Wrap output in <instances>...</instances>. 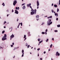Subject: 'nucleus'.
Here are the masks:
<instances>
[{"mask_svg": "<svg viewBox=\"0 0 60 60\" xmlns=\"http://www.w3.org/2000/svg\"><path fill=\"white\" fill-rule=\"evenodd\" d=\"M54 13H55V14H56V12H55V11H54Z\"/></svg>", "mask_w": 60, "mask_h": 60, "instance_id": "60", "label": "nucleus"}, {"mask_svg": "<svg viewBox=\"0 0 60 60\" xmlns=\"http://www.w3.org/2000/svg\"><path fill=\"white\" fill-rule=\"evenodd\" d=\"M6 36H7L6 34H4V36L2 38V41H4V40H5L7 39V38H6Z\"/></svg>", "mask_w": 60, "mask_h": 60, "instance_id": "3", "label": "nucleus"}, {"mask_svg": "<svg viewBox=\"0 0 60 60\" xmlns=\"http://www.w3.org/2000/svg\"><path fill=\"white\" fill-rule=\"evenodd\" d=\"M52 41H54V38H52Z\"/></svg>", "mask_w": 60, "mask_h": 60, "instance_id": "44", "label": "nucleus"}, {"mask_svg": "<svg viewBox=\"0 0 60 60\" xmlns=\"http://www.w3.org/2000/svg\"><path fill=\"white\" fill-rule=\"evenodd\" d=\"M24 50H22V53H24Z\"/></svg>", "mask_w": 60, "mask_h": 60, "instance_id": "27", "label": "nucleus"}, {"mask_svg": "<svg viewBox=\"0 0 60 60\" xmlns=\"http://www.w3.org/2000/svg\"><path fill=\"white\" fill-rule=\"evenodd\" d=\"M44 54H45L46 53V52L45 51L44 52Z\"/></svg>", "mask_w": 60, "mask_h": 60, "instance_id": "48", "label": "nucleus"}, {"mask_svg": "<svg viewBox=\"0 0 60 60\" xmlns=\"http://www.w3.org/2000/svg\"><path fill=\"white\" fill-rule=\"evenodd\" d=\"M48 31V30L47 29H46L45 30V32H47Z\"/></svg>", "mask_w": 60, "mask_h": 60, "instance_id": "36", "label": "nucleus"}, {"mask_svg": "<svg viewBox=\"0 0 60 60\" xmlns=\"http://www.w3.org/2000/svg\"><path fill=\"white\" fill-rule=\"evenodd\" d=\"M15 13H16V14H18L19 13V12H18V11L17 10H15Z\"/></svg>", "mask_w": 60, "mask_h": 60, "instance_id": "6", "label": "nucleus"}, {"mask_svg": "<svg viewBox=\"0 0 60 60\" xmlns=\"http://www.w3.org/2000/svg\"><path fill=\"white\" fill-rule=\"evenodd\" d=\"M24 53H22V57H23V56H24Z\"/></svg>", "mask_w": 60, "mask_h": 60, "instance_id": "26", "label": "nucleus"}, {"mask_svg": "<svg viewBox=\"0 0 60 60\" xmlns=\"http://www.w3.org/2000/svg\"><path fill=\"white\" fill-rule=\"evenodd\" d=\"M59 4H60V0L59 1Z\"/></svg>", "mask_w": 60, "mask_h": 60, "instance_id": "37", "label": "nucleus"}, {"mask_svg": "<svg viewBox=\"0 0 60 60\" xmlns=\"http://www.w3.org/2000/svg\"><path fill=\"white\" fill-rule=\"evenodd\" d=\"M42 42V41H40L39 42V43H41Z\"/></svg>", "mask_w": 60, "mask_h": 60, "instance_id": "25", "label": "nucleus"}, {"mask_svg": "<svg viewBox=\"0 0 60 60\" xmlns=\"http://www.w3.org/2000/svg\"><path fill=\"white\" fill-rule=\"evenodd\" d=\"M53 4L52 3V6H53Z\"/></svg>", "mask_w": 60, "mask_h": 60, "instance_id": "52", "label": "nucleus"}, {"mask_svg": "<svg viewBox=\"0 0 60 60\" xmlns=\"http://www.w3.org/2000/svg\"><path fill=\"white\" fill-rule=\"evenodd\" d=\"M9 15H7V17H8V16H9Z\"/></svg>", "mask_w": 60, "mask_h": 60, "instance_id": "59", "label": "nucleus"}, {"mask_svg": "<svg viewBox=\"0 0 60 60\" xmlns=\"http://www.w3.org/2000/svg\"><path fill=\"white\" fill-rule=\"evenodd\" d=\"M4 28H6V27H5V26H4Z\"/></svg>", "mask_w": 60, "mask_h": 60, "instance_id": "56", "label": "nucleus"}, {"mask_svg": "<svg viewBox=\"0 0 60 60\" xmlns=\"http://www.w3.org/2000/svg\"><path fill=\"white\" fill-rule=\"evenodd\" d=\"M37 50L38 51H39L40 50V48H38L37 49Z\"/></svg>", "mask_w": 60, "mask_h": 60, "instance_id": "39", "label": "nucleus"}, {"mask_svg": "<svg viewBox=\"0 0 60 60\" xmlns=\"http://www.w3.org/2000/svg\"><path fill=\"white\" fill-rule=\"evenodd\" d=\"M30 8H31V11H32V12H31V15H33V14H36V9H35L34 10V9L32 8V6H30Z\"/></svg>", "mask_w": 60, "mask_h": 60, "instance_id": "1", "label": "nucleus"}, {"mask_svg": "<svg viewBox=\"0 0 60 60\" xmlns=\"http://www.w3.org/2000/svg\"><path fill=\"white\" fill-rule=\"evenodd\" d=\"M26 46H27V44L26 43L25 44Z\"/></svg>", "mask_w": 60, "mask_h": 60, "instance_id": "35", "label": "nucleus"}, {"mask_svg": "<svg viewBox=\"0 0 60 60\" xmlns=\"http://www.w3.org/2000/svg\"><path fill=\"white\" fill-rule=\"evenodd\" d=\"M36 19L38 21V20H39V19Z\"/></svg>", "mask_w": 60, "mask_h": 60, "instance_id": "53", "label": "nucleus"}, {"mask_svg": "<svg viewBox=\"0 0 60 60\" xmlns=\"http://www.w3.org/2000/svg\"><path fill=\"white\" fill-rule=\"evenodd\" d=\"M19 20V19H17V21L18 22V20Z\"/></svg>", "mask_w": 60, "mask_h": 60, "instance_id": "62", "label": "nucleus"}, {"mask_svg": "<svg viewBox=\"0 0 60 60\" xmlns=\"http://www.w3.org/2000/svg\"><path fill=\"white\" fill-rule=\"evenodd\" d=\"M52 17V16H49V17H48L47 18V19H49L51 18Z\"/></svg>", "mask_w": 60, "mask_h": 60, "instance_id": "12", "label": "nucleus"}, {"mask_svg": "<svg viewBox=\"0 0 60 60\" xmlns=\"http://www.w3.org/2000/svg\"><path fill=\"white\" fill-rule=\"evenodd\" d=\"M17 28H19V26H18L17 27Z\"/></svg>", "mask_w": 60, "mask_h": 60, "instance_id": "58", "label": "nucleus"}, {"mask_svg": "<svg viewBox=\"0 0 60 60\" xmlns=\"http://www.w3.org/2000/svg\"><path fill=\"white\" fill-rule=\"evenodd\" d=\"M14 11L12 9V12H13Z\"/></svg>", "mask_w": 60, "mask_h": 60, "instance_id": "43", "label": "nucleus"}, {"mask_svg": "<svg viewBox=\"0 0 60 60\" xmlns=\"http://www.w3.org/2000/svg\"><path fill=\"white\" fill-rule=\"evenodd\" d=\"M20 24L21 25V26H22V23H21Z\"/></svg>", "mask_w": 60, "mask_h": 60, "instance_id": "30", "label": "nucleus"}, {"mask_svg": "<svg viewBox=\"0 0 60 60\" xmlns=\"http://www.w3.org/2000/svg\"><path fill=\"white\" fill-rule=\"evenodd\" d=\"M39 1H37V6H38L39 5Z\"/></svg>", "mask_w": 60, "mask_h": 60, "instance_id": "9", "label": "nucleus"}, {"mask_svg": "<svg viewBox=\"0 0 60 60\" xmlns=\"http://www.w3.org/2000/svg\"><path fill=\"white\" fill-rule=\"evenodd\" d=\"M39 8V6H38V7L37 8V9H38Z\"/></svg>", "mask_w": 60, "mask_h": 60, "instance_id": "55", "label": "nucleus"}, {"mask_svg": "<svg viewBox=\"0 0 60 60\" xmlns=\"http://www.w3.org/2000/svg\"><path fill=\"white\" fill-rule=\"evenodd\" d=\"M40 40H41V39H38V41H40Z\"/></svg>", "mask_w": 60, "mask_h": 60, "instance_id": "31", "label": "nucleus"}, {"mask_svg": "<svg viewBox=\"0 0 60 60\" xmlns=\"http://www.w3.org/2000/svg\"><path fill=\"white\" fill-rule=\"evenodd\" d=\"M54 32H58V31L57 30H54Z\"/></svg>", "mask_w": 60, "mask_h": 60, "instance_id": "21", "label": "nucleus"}, {"mask_svg": "<svg viewBox=\"0 0 60 60\" xmlns=\"http://www.w3.org/2000/svg\"><path fill=\"white\" fill-rule=\"evenodd\" d=\"M30 32H28V34H30Z\"/></svg>", "mask_w": 60, "mask_h": 60, "instance_id": "45", "label": "nucleus"}, {"mask_svg": "<svg viewBox=\"0 0 60 60\" xmlns=\"http://www.w3.org/2000/svg\"><path fill=\"white\" fill-rule=\"evenodd\" d=\"M27 47H28L27 48H29V47H30V45H28L27 46Z\"/></svg>", "mask_w": 60, "mask_h": 60, "instance_id": "32", "label": "nucleus"}, {"mask_svg": "<svg viewBox=\"0 0 60 60\" xmlns=\"http://www.w3.org/2000/svg\"><path fill=\"white\" fill-rule=\"evenodd\" d=\"M55 16H57V17L58 16V14L57 13H56L55 14Z\"/></svg>", "mask_w": 60, "mask_h": 60, "instance_id": "13", "label": "nucleus"}, {"mask_svg": "<svg viewBox=\"0 0 60 60\" xmlns=\"http://www.w3.org/2000/svg\"><path fill=\"white\" fill-rule=\"evenodd\" d=\"M5 32V31L4 30L2 32V34H4Z\"/></svg>", "mask_w": 60, "mask_h": 60, "instance_id": "18", "label": "nucleus"}, {"mask_svg": "<svg viewBox=\"0 0 60 60\" xmlns=\"http://www.w3.org/2000/svg\"><path fill=\"white\" fill-rule=\"evenodd\" d=\"M26 37V35H24V38H25Z\"/></svg>", "mask_w": 60, "mask_h": 60, "instance_id": "24", "label": "nucleus"}, {"mask_svg": "<svg viewBox=\"0 0 60 60\" xmlns=\"http://www.w3.org/2000/svg\"><path fill=\"white\" fill-rule=\"evenodd\" d=\"M15 9L16 10H17H17H19V7L18 8V7H16Z\"/></svg>", "mask_w": 60, "mask_h": 60, "instance_id": "10", "label": "nucleus"}, {"mask_svg": "<svg viewBox=\"0 0 60 60\" xmlns=\"http://www.w3.org/2000/svg\"><path fill=\"white\" fill-rule=\"evenodd\" d=\"M54 6L55 7H57V5H54Z\"/></svg>", "mask_w": 60, "mask_h": 60, "instance_id": "16", "label": "nucleus"}, {"mask_svg": "<svg viewBox=\"0 0 60 60\" xmlns=\"http://www.w3.org/2000/svg\"><path fill=\"white\" fill-rule=\"evenodd\" d=\"M59 11V9L58 8H57V12H58Z\"/></svg>", "mask_w": 60, "mask_h": 60, "instance_id": "20", "label": "nucleus"}, {"mask_svg": "<svg viewBox=\"0 0 60 60\" xmlns=\"http://www.w3.org/2000/svg\"><path fill=\"white\" fill-rule=\"evenodd\" d=\"M28 35L29 36H30L31 35H30V34H28Z\"/></svg>", "mask_w": 60, "mask_h": 60, "instance_id": "34", "label": "nucleus"}, {"mask_svg": "<svg viewBox=\"0 0 60 60\" xmlns=\"http://www.w3.org/2000/svg\"><path fill=\"white\" fill-rule=\"evenodd\" d=\"M22 9H26V7L25 6V5H24Z\"/></svg>", "mask_w": 60, "mask_h": 60, "instance_id": "11", "label": "nucleus"}, {"mask_svg": "<svg viewBox=\"0 0 60 60\" xmlns=\"http://www.w3.org/2000/svg\"><path fill=\"white\" fill-rule=\"evenodd\" d=\"M51 60H53V59H52V58H51Z\"/></svg>", "mask_w": 60, "mask_h": 60, "instance_id": "61", "label": "nucleus"}, {"mask_svg": "<svg viewBox=\"0 0 60 60\" xmlns=\"http://www.w3.org/2000/svg\"><path fill=\"white\" fill-rule=\"evenodd\" d=\"M52 44H51V45L50 46V48H52Z\"/></svg>", "mask_w": 60, "mask_h": 60, "instance_id": "19", "label": "nucleus"}, {"mask_svg": "<svg viewBox=\"0 0 60 60\" xmlns=\"http://www.w3.org/2000/svg\"><path fill=\"white\" fill-rule=\"evenodd\" d=\"M17 2L16 0H14V2L13 3V5L14 6H15V5H16V4H17Z\"/></svg>", "mask_w": 60, "mask_h": 60, "instance_id": "4", "label": "nucleus"}, {"mask_svg": "<svg viewBox=\"0 0 60 60\" xmlns=\"http://www.w3.org/2000/svg\"><path fill=\"white\" fill-rule=\"evenodd\" d=\"M31 5V3L29 4H27V7H29V6H30Z\"/></svg>", "mask_w": 60, "mask_h": 60, "instance_id": "8", "label": "nucleus"}, {"mask_svg": "<svg viewBox=\"0 0 60 60\" xmlns=\"http://www.w3.org/2000/svg\"><path fill=\"white\" fill-rule=\"evenodd\" d=\"M25 3L22 4V5H25Z\"/></svg>", "mask_w": 60, "mask_h": 60, "instance_id": "28", "label": "nucleus"}, {"mask_svg": "<svg viewBox=\"0 0 60 60\" xmlns=\"http://www.w3.org/2000/svg\"><path fill=\"white\" fill-rule=\"evenodd\" d=\"M39 56V54H38V56Z\"/></svg>", "mask_w": 60, "mask_h": 60, "instance_id": "57", "label": "nucleus"}, {"mask_svg": "<svg viewBox=\"0 0 60 60\" xmlns=\"http://www.w3.org/2000/svg\"><path fill=\"white\" fill-rule=\"evenodd\" d=\"M47 34V32H45V34Z\"/></svg>", "mask_w": 60, "mask_h": 60, "instance_id": "47", "label": "nucleus"}, {"mask_svg": "<svg viewBox=\"0 0 60 60\" xmlns=\"http://www.w3.org/2000/svg\"><path fill=\"white\" fill-rule=\"evenodd\" d=\"M40 45V43H39L38 44V45Z\"/></svg>", "mask_w": 60, "mask_h": 60, "instance_id": "64", "label": "nucleus"}, {"mask_svg": "<svg viewBox=\"0 0 60 60\" xmlns=\"http://www.w3.org/2000/svg\"><path fill=\"white\" fill-rule=\"evenodd\" d=\"M36 18H39V15H38L37 16H36Z\"/></svg>", "mask_w": 60, "mask_h": 60, "instance_id": "14", "label": "nucleus"}, {"mask_svg": "<svg viewBox=\"0 0 60 60\" xmlns=\"http://www.w3.org/2000/svg\"><path fill=\"white\" fill-rule=\"evenodd\" d=\"M58 20V18H56V20Z\"/></svg>", "mask_w": 60, "mask_h": 60, "instance_id": "46", "label": "nucleus"}, {"mask_svg": "<svg viewBox=\"0 0 60 60\" xmlns=\"http://www.w3.org/2000/svg\"><path fill=\"white\" fill-rule=\"evenodd\" d=\"M51 21V19H49L48 20L47 24L48 26H49L51 24H52V22Z\"/></svg>", "mask_w": 60, "mask_h": 60, "instance_id": "2", "label": "nucleus"}, {"mask_svg": "<svg viewBox=\"0 0 60 60\" xmlns=\"http://www.w3.org/2000/svg\"><path fill=\"white\" fill-rule=\"evenodd\" d=\"M45 34V32H42V34Z\"/></svg>", "mask_w": 60, "mask_h": 60, "instance_id": "33", "label": "nucleus"}, {"mask_svg": "<svg viewBox=\"0 0 60 60\" xmlns=\"http://www.w3.org/2000/svg\"><path fill=\"white\" fill-rule=\"evenodd\" d=\"M25 40H26V38H25Z\"/></svg>", "mask_w": 60, "mask_h": 60, "instance_id": "63", "label": "nucleus"}, {"mask_svg": "<svg viewBox=\"0 0 60 60\" xmlns=\"http://www.w3.org/2000/svg\"><path fill=\"white\" fill-rule=\"evenodd\" d=\"M20 25V23H19V25H18V26H19Z\"/></svg>", "mask_w": 60, "mask_h": 60, "instance_id": "51", "label": "nucleus"}, {"mask_svg": "<svg viewBox=\"0 0 60 60\" xmlns=\"http://www.w3.org/2000/svg\"><path fill=\"white\" fill-rule=\"evenodd\" d=\"M50 49H49L48 50H49V51H50Z\"/></svg>", "mask_w": 60, "mask_h": 60, "instance_id": "49", "label": "nucleus"}, {"mask_svg": "<svg viewBox=\"0 0 60 60\" xmlns=\"http://www.w3.org/2000/svg\"><path fill=\"white\" fill-rule=\"evenodd\" d=\"M11 47H13V45H11Z\"/></svg>", "mask_w": 60, "mask_h": 60, "instance_id": "41", "label": "nucleus"}, {"mask_svg": "<svg viewBox=\"0 0 60 60\" xmlns=\"http://www.w3.org/2000/svg\"><path fill=\"white\" fill-rule=\"evenodd\" d=\"M14 37V36L12 34V35L10 36V37L11 38H13Z\"/></svg>", "mask_w": 60, "mask_h": 60, "instance_id": "7", "label": "nucleus"}, {"mask_svg": "<svg viewBox=\"0 0 60 60\" xmlns=\"http://www.w3.org/2000/svg\"><path fill=\"white\" fill-rule=\"evenodd\" d=\"M12 44V45H14V43H13Z\"/></svg>", "mask_w": 60, "mask_h": 60, "instance_id": "54", "label": "nucleus"}, {"mask_svg": "<svg viewBox=\"0 0 60 60\" xmlns=\"http://www.w3.org/2000/svg\"><path fill=\"white\" fill-rule=\"evenodd\" d=\"M11 29V30H12V27L11 28H10L9 29Z\"/></svg>", "mask_w": 60, "mask_h": 60, "instance_id": "22", "label": "nucleus"}, {"mask_svg": "<svg viewBox=\"0 0 60 60\" xmlns=\"http://www.w3.org/2000/svg\"><path fill=\"white\" fill-rule=\"evenodd\" d=\"M40 60H42V58H40Z\"/></svg>", "mask_w": 60, "mask_h": 60, "instance_id": "50", "label": "nucleus"}, {"mask_svg": "<svg viewBox=\"0 0 60 60\" xmlns=\"http://www.w3.org/2000/svg\"><path fill=\"white\" fill-rule=\"evenodd\" d=\"M51 11H52V13H54V10H52Z\"/></svg>", "mask_w": 60, "mask_h": 60, "instance_id": "29", "label": "nucleus"}, {"mask_svg": "<svg viewBox=\"0 0 60 60\" xmlns=\"http://www.w3.org/2000/svg\"><path fill=\"white\" fill-rule=\"evenodd\" d=\"M6 23V21H5V22H4V24H5Z\"/></svg>", "mask_w": 60, "mask_h": 60, "instance_id": "38", "label": "nucleus"}, {"mask_svg": "<svg viewBox=\"0 0 60 60\" xmlns=\"http://www.w3.org/2000/svg\"><path fill=\"white\" fill-rule=\"evenodd\" d=\"M44 24V22H43L42 24H41V25H43V24Z\"/></svg>", "mask_w": 60, "mask_h": 60, "instance_id": "40", "label": "nucleus"}, {"mask_svg": "<svg viewBox=\"0 0 60 60\" xmlns=\"http://www.w3.org/2000/svg\"><path fill=\"white\" fill-rule=\"evenodd\" d=\"M57 26L58 27H60V25H57Z\"/></svg>", "mask_w": 60, "mask_h": 60, "instance_id": "17", "label": "nucleus"}, {"mask_svg": "<svg viewBox=\"0 0 60 60\" xmlns=\"http://www.w3.org/2000/svg\"><path fill=\"white\" fill-rule=\"evenodd\" d=\"M2 5H3V6H4L5 5V4H4V3H3V4H2Z\"/></svg>", "mask_w": 60, "mask_h": 60, "instance_id": "15", "label": "nucleus"}, {"mask_svg": "<svg viewBox=\"0 0 60 60\" xmlns=\"http://www.w3.org/2000/svg\"><path fill=\"white\" fill-rule=\"evenodd\" d=\"M7 12H8V11H9V10L8 9V10H7Z\"/></svg>", "mask_w": 60, "mask_h": 60, "instance_id": "42", "label": "nucleus"}, {"mask_svg": "<svg viewBox=\"0 0 60 60\" xmlns=\"http://www.w3.org/2000/svg\"><path fill=\"white\" fill-rule=\"evenodd\" d=\"M56 55L57 56H60V53H58V52H56Z\"/></svg>", "mask_w": 60, "mask_h": 60, "instance_id": "5", "label": "nucleus"}, {"mask_svg": "<svg viewBox=\"0 0 60 60\" xmlns=\"http://www.w3.org/2000/svg\"><path fill=\"white\" fill-rule=\"evenodd\" d=\"M48 41H49V39H47L46 41V42H48Z\"/></svg>", "mask_w": 60, "mask_h": 60, "instance_id": "23", "label": "nucleus"}]
</instances>
